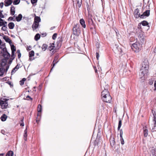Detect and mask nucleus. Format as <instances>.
I'll return each instance as SVG.
<instances>
[{
  "instance_id": "nucleus-61",
  "label": "nucleus",
  "mask_w": 156,
  "mask_h": 156,
  "mask_svg": "<svg viewBox=\"0 0 156 156\" xmlns=\"http://www.w3.org/2000/svg\"><path fill=\"white\" fill-rule=\"evenodd\" d=\"M21 56V53L18 54V58H20Z\"/></svg>"
},
{
  "instance_id": "nucleus-55",
  "label": "nucleus",
  "mask_w": 156,
  "mask_h": 156,
  "mask_svg": "<svg viewBox=\"0 0 156 156\" xmlns=\"http://www.w3.org/2000/svg\"><path fill=\"white\" fill-rule=\"evenodd\" d=\"M13 59H14L12 58H11L10 59L9 62V64H10L12 63V62Z\"/></svg>"
},
{
  "instance_id": "nucleus-46",
  "label": "nucleus",
  "mask_w": 156,
  "mask_h": 156,
  "mask_svg": "<svg viewBox=\"0 0 156 156\" xmlns=\"http://www.w3.org/2000/svg\"><path fill=\"white\" fill-rule=\"evenodd\" d=\"M40 115L39 113H38L37 114V117L36 118V122L38 123V122L39 121V118H38V116H40Z\"/></svg>"
},
{
  "instance_id": "nucleus-50",
  "label": "nucleus",
  "mask_w": 156,
  "mask_h": 156,
  "mask_svg": "<svg viewBox=\"0 0 156 156\" xmlns=\"http://www.w3.org/2000/svg\"><path fill=\"white\" fill-rule=\"evenodd\" d=\"M154 91L156 90V80L155 81L154 84Z\"/></svg>"
},
{
  "instance_id": "nucleus-24",
  "label": "nucleus",
  "mask_w": 156,
  "mask_h": 156,
  "mask_svg": "<svg viewBox=\"0 0 156 156\" xmlns=\"http://www.w3.org/2000/svg\"><path fill=\"white\" fill-rule=\"evenodd\" d=\"M14 17H16V20L17 22H19L21 20L22 18V16L21 14H19L17 17L14 16Z\"/></svg>"
},
{
  "instance_id": "nucleus-8",
  "label": "nucleus",
  "mask_w": 156,
  "mask_h": 156,
  "mask_svg": "<svg viewBox=\"0 0 156 156\" xmlns=\"http://www.w3.org/2000/svg\"><path fill=\"white\" fill-rule=\"evenodd\" d=\"M112 50L117 55H120L122 51L121 48L116 44L113 46Z\"/></svg>"
},
{
  "instance_id": "nucleus-10",
  "label": "nucleus",
  "mask_w": 156,
  "mask_h": 156,
  "mask_svg": "<svg viewBox=\"0 0 156 156\" xmlns=\"http://www.w3.org/2000/svg\"><path fill=\"white\" fill-rule=\"evenodd\" d=\"M152 112L153 115V126L152 129V132H153L154 131V129H155V127L156 126V114L154 111V112L153 111H152Z\"/></svg>"
},
{
  "instance_id": "nucleus-51",
  "label": "nucleus",
  "mask_w": 156,
  "mask_h": 156,
  "mask_svg": "<svg viewBox=\"0 0 156 156\" xmlns=\"http://www.w3.org/2000/svg\"><path fill=\"white\" fill-rule=\"evenodd\" d=\"M120 137H122L123 134V131L122 129L120 130Z\"/></svg>"
},
{
  "instance_id": "nucleus-35",
  "label": "nucleus",
  "mask_w": 156,
  "mask_h": 156,
  "mask_svg": "<svg viewBox=\"0 0 156 156\" xmlns=\"http://www.w3.org/2000/svg\"><path fill=\"white\" fill-rule=\"evenodd\" d=\"M11 48L12 50V52H15L16 51V48L14 45H11Z\"/></svg>"
},
{
  "instance_id": "nucleus-23",
  "label": "nucleus",
  "mask_w": 156,
  "mask_h": 156,
  "mask_svg": "<svg viewBox=\"0 0 156 156\" xmlns=\"http://www.w3.org/2000/svg\"><path fill=\"white\" fill-rule=\"evenodd\" d=\"M10 14L12 15H14L15 12V8L13 6H12L10 9Z\"/></svg>"
},
{
  "instance_id": "nucleus-20",
  "label": "nucleus",
  "mask_w": 156,
  "mask_h": 156,
  "mask_svg": "<svg viewBox=\"0 0 156 156\" xmlns=\"http://www.w3.org/2000/svg\"><path fill=\"white\" fill-rule=\"evenodd\" d=\"M20 68V66L17 64L15 67L12 70L11 72V74L12 75L15 73L16 71Z\"/></svg>"
},
{
  "instance_id": "nucleus-11",
  "label": "nucleus",
  "mask_w": 156,
  "mask_h": 156,
  "mask_svg": "<svg viewBox=\"0 0 156 156\" xmlns=\"http://www.w3.org/2000/svg\"><path fill=\"white\" fill-rule=\"evenodd\" d=\"M58 55L56 56L54 58V60L52 63V67L51 70V72L53 68L54 67L55 64L58 62Z\"/></svg>"
},
{
  "instance_id": "nucleus-1",
  "label": "nucleus",
  "mask_w": 156,
  "mask_h": 156,
  "mask_svg": "<svg viewBox=\"0 0 156 156\" xmlns=\"http://www.w3.org/2000/svg\"><path fill=\"white\" fill-rule=\"evenodd\" d=\"M149 68V65L147 62H144L143 64L142 67H141L140 70L139 76L141 79H143L145 74H147L148 73V69Z\"/></svg>"
},
{
  "instance_id": "nucleus-3",
  "label": "nucleus",
  "mask_w": 156,
  "mask_h": 156,
  "mask_svg": "<svg viewBox=\"0 0 156 156\" xmlns=\"http://www.w3.org/2000/svg\"><path fill=\"white\" fill-rule=\"evenodd\" d=\"M145 37L144 33L141 30L139 34L138 39H136V41L142 45L144 44L146 42Z\"/></svg>"
},
{
  "instance_id": "nucleus-58",
  "label": "nucleus",
  "mask_w": 156,
  "mask_h": 156,
  "mask_svg": "<svg viewBox=\"0 0 156 156\" xmlns=\"http://www.w3.org/2000/svg\"><path fill=\"white\" fill-rule=\"evenodd\" d=\"M1 133L2 134H4V135H5V131H4V130H2L1 131Z\"/></svg>"
},
{
  "instance_id": "nucleus-37",
  "label": "nucleus",
  "mask_w": 156,
  "mask_h": 156,
  "mask_svg": "<svg viewBox=\"0 0 156 156\" xmlns=\"http://www.w3.org/2000/svg\"><path fill=\"white\" fill-rule=\"evenodd\" d=\"M48 45L45 44H43L42 47V49L44 51L47 48Z\"/></svg>"
},
{
  "instance_id": "nucleus-16",
  "label": "nucleus",
  "mask_w": 156,
  "mask_h": 156,
  "mask_svg": "<svg viewBox=\"0 0 156 156\" xmlns=\"http://www.w3.org/2000/svg\"><path fill=\"white\" fill-rule=\"evenodd\" d=\"M12 2V0H5V5L8 6L11 5Z\"/></svg>"
},
{
  "instance_id": "nucleus-36",
  "label": "nucleus",
  "mask_w": 156,
  "mask_h": 156,
  "mask_svg": "<svg viewBox=\"0 0 156 156\" xmlns=\"http://www.w3.org/2000/svg\"><path fill=\"white\" fill-rule=\"evenodd\" d=\"M144 136L146 137L148 135V130L147 129H145L144 130Z\"/></svg>"
},
{
  "instance_id": "nucleus-43",
  "label": "nucleus",
  "mask_w": 156,
  "mask_h": 156,
  "mask_svg": "<svg viewBox=\"0 0 156 156\" xmlns=\"http://www.w3.org/2000/svg\"><path fill=\"white\" fill-rule=\"evenodd\" d=\"M57 34L56 33H55L52 36V38L53 39V40H55L56 37H57Z\"/></svg>"
},
{
  "instance_id": "nucleus-56",
  "label": "nucleus",
  "mask_w": 156,
  "mask_h": 156,
  "mask_svg": "<svg viewBox=\"0 0 156 156\" xmlns=\"http://www.w3.org/2000/svg\"><path fill=\"white\" fill-rule=\"evenodd\" d=\"M4 23H3V20L2 21H0V26H3Z\"/></svg>"
},
{
  "instance_id": "nucleus-30",
  "label": "nucleus",
  "mask_w": 156,
  "mask_h": 156,
  "mask_svg": "<svg viewBox=\"0 0 156 156\" xmlns=\"http://www.w3.org/2000/svg\"><path fill=\"white\" fill-rule=\"evenodd\" d=\"M55 47L54 46V44L53 43H52V44H51L50 46H49L48 47V49L50 51H51Z\"/></svg>"
},
{
  "instance_id": "nucleus-62",
  "label": "nucleus",
  "mask_w": 156,
  "mask_h": 156,
  "mask_svg": "<svg viewBox=\"0 0 156 156\" xmlns=\"http://www.w3.org/2000/svg\"><path fill=\"white\" fill-rule=\"evenodd\" d=\"M47 34L46 33L42 34V35L43 36V37L45 36Z\"/></svg>"
},
{
  "instance_id": "nucleus-26",
  "label": "nucleus",
  "mask_w": 156,
  "mask_h": 156,
  "mask_svg": "<svg viewBox=\"0 0 156 156\" xmlns=\"http://www.w3.org/2000/svg\"><path fill=\"white\" fill-rule=\"evenodd\" d=\"M7 118V116L5 114H3L1 117V119L2 121H5Z\"/></svg>"
},
{
  "instance_id": "nucleus-44",
  "label": "nucleus",
  "mask_w": 156,
  "mask_h": 156,
  "mask_svg": "<svg viewBox=\"0 0 156 156\" xmlns=\"http://www.w3.org/2000/svg\"><path fill=\"white\" fill-rule=\"evenodd\" d=\"M120 137V141H121V144L122 145H123L124 144V140L122 138V137Z\"/></svg>"
},
{
  "instance_id": "nucleus-28",
  "label": "nucleus",
  "mask_w": 156,
  "mask_h": 156,
  "mask_svg": "<svg viewBox=\"0 0 156 156\" xmlns=\"http://www.w3.org/2000/svg\"><path fill=\"white\" fill-rule=\"evenodd\" d=\"M27 129L26 128L24 130V138L25 140H27Z\"/></svg>"
},
{
  "instance_id": "nucleus-47",
  "label": "nucleus",
  "mask_w": 156,
  "mask_h": 156,
  "mask_svg": "<svg viewBox=\"0 0 156 156\" xmlns=\"http://www.w3.org/2000/svg\"><path fill=\"white\" fill-rule=\"evenodd\" d=\"M153 83V81L152 80H149V84L150 85H152Z\"/></svg>"
},
{
  "instance_id": "nucleus-14",
  "label": "nucleus",
  "mask_w": 156,
  "mask_h": 156,
  "mask_svg": "<svg viewBox=\"0 0 156 156\" xmlns=\"http://www.w3.org/2000/svg\"><path fill=\"white\" fill-rule=\"evenodd\" d=\"M150 15V10H147L141 15V18H144L145 16H148Z\"/></svg>"
},
{
  "instance_id": "nucleus-25",
  "label": "nucleus",
  "mask_w": 156,
  "mask_h": 156,
  "mask_svg": "<svg viewBox=\"0 0 156 156\" xmlns=\"http://www.w3.org/2000/svg\"><path fill=\"white\" fill-rule=\"evenodd\" d=\"M5 72H6L4 68L0 67V76H2Z\"/></svg>"
},
{
  "instance_id": "nucleus-33",
  "label": "nucleus",
  "mask_w": 156,
  "mask_h": 156,
  "mask_svg": "<svg viewBox=\"0 0 156 156\" xmlns=\"http://www.w3.org/2000/svg\"><path fill=\"white\" fill-rule=\"evenodd\" d=\"M13 153L12 151H8L6 155V156H13Z\"/></svg>"
},
{
  "instance_id": "nucleus-48",
  "label": "nucleus",
  "mask_w": 156,
  "mask_h": 156,
  "mask_svg": "<svg viewBox=\"0 0 156 156\" xmlns=\"http://www.w3.org/2000/svg\"><path fill=\"white\" fill-rule=\"evenodd\" d=\"M37 0H31V3L34 4L37 2Z\"/></svg>"
},
{
  "instance_id": "nucleus-18",
  "label": "nucleus",
  "mask_w": 156,
  "mask_h": 156,
  "mask_svg": "<svg viewBox=\"0 0 156 156\" xmlns=\"http://www.w3.org/2000/svg\"><path fill=\"white\" fill-rule=\"evenodd\" d=\"M89 24L90 27V28L91 29L94 27V23L93 20L92 19H90L88 20Z\"/></svg>"
},
{
  "instance_id": "nucleus-6",
  "label": "nucleus",
  "mask_w": 156,
  "mask_h": 156,
  "mask_svg": "<svg viewBox=\"0 0 156 156\" xmlns=\"http://www.w3.org/2000/svg\"><path fill=\"white\" fill-rule=\"evenodd\" d=\"M132 44L131 48L135 51H138L139 50L141 49L142 45L137 41Z\"/></svg>"
},
{
  "instance_id": "nucleus-27",
  "label": "nucleus",
  "mask_w": 156,
  "mask_h": 156,
  "mask_svg": "<svg viewBox=\"0 0 156 156\" xmlns=\"http://www.w3.org/2000/svg\"><path fill=\"white\" fill-rule=\"evenodd\" d=\"M14 26V24L13 22H10L8 24V26L9 28L11 29H13Z\"/></svg>"
},
{
  "instance_id": "nucleus-4",
  "label": "nucleus",
  "mask_w": 156,
  "mask_h": 156,
  "mask_svg": "<svg viewBox=\"0 0 156 156\" xmlns=\"http://www.w3.org/2000/svg\"><path fill=\"white\" fill-rule=\"evenodd\" d=\"M41 21V19L39 17L36 16L34 18V21L32 25L33 30L38 28L39 26V23Z\"/></svg>"
},
{
  "instance_id": "nucleus-45",
  "label": "nucleus",
  "mask_w": 156,
  "mask_h": 156,
  "mask_svg": "<svg viewBox=\"0 0 156 156\" xmlns=\"http://www.w3.org/2000/svg\"><path fill=\"white\" fill-rule=\"evenodd\" d=\"M2 11H0V17L1 18H4V16L2 14Z\"/></svg>"
},
{
  "instance_id": "nucleus-49",
  "label": "nucleus",
  "mask_w": 156,
  "mask_h": 156,
  "mask_svg": "<svg viewBox=\"0 0 156 156\" xmlns=\"http://www.w3.org/2000/svg\"><path fill=\"white\" fill-rule=\"evenodd\" d=\"M11 57L12 58L14 59L15 58V52H12Z\"/></svg>"
},
{
  "instance_id": "nucleus-60",
  "label": "nucleus",
  "mask_w": 156,
  "mask_h": 156,
  "mask_svg": "<svg viewBox=\"0 0 156 156\" xmlns=\"http://www.w3.org/2000/svg\"><path fill=\"white\" fill-rule=\"evenodd\" d=\"M3 2H1L0 3V7L2 8L3 7Z\"/></svg>"
},
{
  "instance_id": "nucleus-63",
  "label": "nucleus",
  "mask_w": 156,
  "mask_h": 156,
  "mask_svg": "<svg viewBox=\"0 0 156 156\" xmlns=\"http://www.w3.org/2000/svg\"><path fill=\"white\" fill-rule=\"evenodd\" d=\"M20 125L21 126H24V123L23 122H22L20 124Z\"/></svg>"
},
{
  "instance_id": "nucleus-17",
  "label": "nucleus",
  "mask_w": 156,
  "mask_h": 156,
  "mask_svg": "<svg viewBox=\"0 0 156 156\" xmlns=\"http://www.w3.org/2000/svg\"><path fill=\"white\" fill-rule=\"evenodd\" d=\"M0 45L1 46L0 48L2 49V50L1 51V53L7 51L6 48L5 47V44H3L2 45L1 44Z\"/></svg>"
},
{
  "instance_id": "nucleus-12",
  "label": "nucleus",
  "mask_w": 156,
  "mask_h": 156,
  "mask_svg": "<svg viewBox=\"0 0 156 156\" xmlns=\"http://www.w3.org/2000/svg\"><path fill=\"white\" fill-rule=\"evenodd\" d=\"M2 56L4 57V59H6L7 60L10 57V55L7 51L2 52Z\"/></svg>"
},
{
  "instance_id": "nucleus-54",
  "label": "nucleus",
  "mask_w": 156,
  "mask_h": 156,
  "mask_svg": "<svg viewBox=\"0 0 156 156\" xmlns=\"http://www.w3.org/2000/svg\"><path fill=\"white\" fill-rule=\"evenodd\" d=\"M13 17H10L8 19V21H11L12 20H13Z\"/></svg>"
},
{
  "instance_id": "nucleus-38",
  "label": "nucleus",
  "mask_w": 156,
  "mask_h": 156,
  "mask_svg": "<svg viewBox=\"0 0 156 156\" xmlns=\"http://www.w3.org/2000/svg\"><path fill=\"white\" fill-rule=\"evenodd\" d=\"M78 6L80 7L82 3V0H76Z\"/></svg>"
},
{
  "instance_id": "nucleus-57",
  "label": "nucleus",
  "mask_w": 156,
  "mask_h": 156,
  "mask_svg": "<svg viewBox=\"0 0 156 156\" xmlns=\"http://www.w3.org/2000/svg\"><path fill=\"white\" fill-rule=\"evenodd\" d=\"M28 98L30 100H32V99L30 97V96H29V95H28L27 97H26V98H27V100H29V99H27V98Z\"/></svg>"
},
{
  "instance_id": "nucleus-53",
  "label": "nucleus",
  "mask_w": 156,
  "mask_h": 156,
  "mask_svg": "<svg viewBox=\"0 0 156 156\" xmlns=\"http://www.w3.org/2000/svg\"><path fill=\"white\" fill-rule=\"evenodd\" d=\"M141 23H140L138 24V29H140L141 28Z\"/></svg>"
},
{
  "instance_id": "nucleus-64",
  "label": "nucleus",
  "mask_w": 156,
  "mask_h": 156,
  "mask_svg": "<svg viewBox=\"0 0 156 156\" xmlns=\"http://www.w3.org/2000/svg\"><path fill=\"white\" fill-rule=\"evenodd\" d=\"M3 23H4L3 26L6 25H5L7 23V22L6 21H3Z\"/></svg>"
},
{
  "instance_id": "nucleus-31",
  "label": "nucleus",
  "mask_w": 156,
  "mask_h": 156,
  "mask_svg": "<svg viewBox=\"0 0 156 156\" xmlns=\"http://www.w3.org/2000/svg\"><path fill=\"white\" fill-rule=\"evenodd\" d=\"M142 25L143 26H147L149 27L148 23L146 21H143L141 22Z\"/></svg>"
},
{
  "instance_id": "nucleus-7",
  "label": "nucleus",
  "mask_w": 156,
  "mask_h": 156,
  "mask_svg": "<svg viewBox=\"0 0 156 156\" xmlns=\"http://www.w3.org/2000/svg\"><path fill=\"white\" fill-rule=\"evenodd\" d=\"M73 34L76 36H79L80 34L81 30L78 24L74 26L73 28Z\"/></svg>"
},
{
  "instance_id": "nucleus-21",
  "label": "nucleus",
  "mask_w": 156,
  "mask_h": 156,
  "mask_svg": "<svg viewBox=\"0 0 156 156\" xmlns=\"http://www.w3.org/2000/svg\"><path fill=\"white\" fill-rule=\"evenodd\" d=\"M110 144L112 147H113L115 144V139L113 137H111L109 140Z\"/></svg>"
},
{
  "instance_id": "nucleus-13",
  "label": "nucleus",
  "mask_w": 156,
  "mask_h": 156,
  "mask_svg": "<svg viewBox=\"0 0 156 156\" xmlns=\"http://www.w3.org/2000/svg\"><path fill=\"white\" fill-rule=\"evenodd\" d=\"M134 16L136 18L139 17L141 18V15L140 14L139 10L138 9H136L134 11Z\"/></svg>"
},
{
  "instance_id": "nucleus-19",
  "label": "nucleus",
  "mask_w": 156,
  "mask_h": 156,
  "mask_svg": "<svg viewBox=\"0 0 156 156\" xmlns=\"http://www.w3.org/2000/svg\"><path fill=\"white\" fill-rule=\"evenodd\" d=\"M3 39L5 40V41L8 43H9V44L12 43V41L9 38V37L7 36H5L3 37Z\"/></svg>"
},
{
  "instance_id": "nucleus-22",
  "label": "nucleus",
  "mask_w": 156,
  "mask_h": 156,
  "mask_svg": "<svg viewBox=\"0 0 156 156\" xmlns=\"http://www.w3.org/2000/svg\"><path fill=\"white\" fill-rule=\"evenodd\" d=\"M80 22L82 27H83L84 28H85L86 27V26L85 24V21L83 19H81L80 20Z\"/></svg>"
},
{
  "instance_id": "nucleus-59",
  "label": "nucleus",
  "mask_w": 156,
  "mask_h": 156,
  "mask_svg": "<svg viewBox=\"0 0 156 156\" xmlns=\"http://www.w3.org/2000/svg\"><path fill=\"white\" fill-rule=\"evenodd\" d=\"M31 49V47L30 46H28L27 48V51L30 50Z\"/></svg>"
},
{
  "instance_id": "nucleus-41",
  "label": "nucleus",
  "mask_w": 156,
  "mask_h": 156,
  "mask_svg": "<svg viewBox=\"0 0 156 156\" xmlns=\"http://www.w3.org/2000/svg\"><path fill=\"white\" fill-rule=\"evenodd\" d=\"M122 125V121L121 120H120L119 121V125H118V130L120 129L121 126Z\"/></svg>"
},
{
  "instance_id": "nucleus-42",
  "label": "nucleus",
  "mask_w": 156,
  "mask_h": 156,
  "mask_svg": "<svg viewBox=\"0 0 156 156\" xmlns=\"http://www.w3.org/2000/svg\"><path fill=\"white\" fill-rule=\"evenodd\" d=\"M3 26L2 27V30L4 31H5L7 29V27L6 25Z\"/></svg>"
},
{
  "instance_id": "nucleus-52",
  "label": "nucleus",
  "mask_w": 156,
  "mask_h": 156,
  "mask_svg": "<svg viewBox=\"0 0 156 156\" xmlns=\"http://www.w3.org/2000/svg\"><path fill=\"white\" fill-rule=\"evenodd\" d=\"M96 58H97V59L98 60V58H99V55L98 53L96 52Z\"/></svg>"
},
{
  "instance_id": "nucleus-9",
  "label": "nucleus",
  "mask_w": 156,
  "mask_h": 156,
  "mask_svg": "<svg viewBox=\"0 0 156 156\" xmlns=\"http://www.w3.org/2000/svg\"><path fill=\"white\" fill-rule=\"evenodd\" d=\"M7 61L6 59H3L1 61V67L4 68L5 71L7 72L9 68V66L7 64Z\"/></svg>"
},
{
  "instance_id": "nucleus-32",
  "label": "nucleus",
  "mask_w": 156,
  "mask_h": 156,
  "mask_svg": "<svg viewBox=\"0 0 156 156\" xmlns=\"http://www.w3.org/2000/svg\"><path fill=\"white\" fill-rule=\"evenodd\" d=\"M40 37V35L39 34H37L34 37V39L37 41L38 40Z\"/></svg>"
},
{
  "instance_id": "nucleus-40",
  "label": "nucleus",
  "mask_w": 156,
  "mask_h": 156,
  "mask_svg": "<svg viewBox=\"0 0 156 156\" xmlns=\"http://www.w3.org/2000/svg\"><path fill=\"white\" fill-rule=\"evenodd\" d=\"M20 2V0H15L13 2V4L14 5H17Z\"/></svg>"
},
{
  "instance_id": "nucleus-5",
  "label": "nucleus",
  "mask_w": 156,
  "mask_h": 156,
  "mask_svg": "<svg viewBox=\"0 0 156 156\" xmlns=\"http://www.w3.org/2000/svg\"><path fill=\"white\" fill-rule=\"evenodd\" d=\"M8 99H0V106L2 109L6 108L8 106Z\"/></svg>"
},
{
  "instance_id": "nucleus-39",
  "label": "nucleus",
  "mask_w": 156,
  "mask_h": 156,
  "mask_svg": "<svg viewBox=\"0 0 156 156\" xmlns=\"http://www.w3.org/2000/svg\"><path fill=\"white\" fill-rule=\"evenodd\" d=\"M26 80L25 78H23L21 80L20 82V84L21 85H23L24 83V82Z\"/></svg>"
},
{
  "instance_id": "nucleus-15",
  "label": "nucleus",
  "mask_w": 156,
  "mask_h": 156,
  "mask_svg": "<svg viewBox=\"0 0 156 156\" xmlns=\"http://www.w3.org/2000/svg\"><path fill=\"white\" fill-rule=\"evenodd\" d=\"M34 52L33 51H31L29 52V59L30 61H32L34 59V58H32V57L34 55Z\"/></svg>"
},
{
  "instance_id": "nucleus-2",
  "label": "nucleus",
  "mask_w": 156,
  "mask_h": 156,
  "mask_svg": "<svg viewBox=\"0 0 156 156\" xmlns=\"http://www.w3.org/2000/svg\"><path fill=\"white\" fill-rule=\"evenodd\" d=\"M102 99L103 101L110 103L112 98L107 89H105L101 92Z\"/></svg>"
},
{
  "instance_id": "nucleus-34",
  "label": "nucleus",
  "mask_w": 156,
  "mask_h": 156,
  "mask_svg": "<svg viewBox=\"0 0 156 156\" xmlns=\"http://www.w3.org/2000/svg\"><path fill=\"white\" fill-rule=\"evenodd\" d=\"M37 111L38 112H41L42 111V106L40 105H38L37 108Z\"/></svg>"
},
{
  "instance_id": "nucleus-29",
  "label": "nucleus",
  "mask_w": 156,
  "mask_h": 156,
  "mask_svg": "<svg viewBox=\"0 0 156 156\" xmlns=\"http://www.w3.org/2000/svg\"><path fill=\"white\" fill-rule=\"evenodd\" d=\"M151 152L152 156H156V148L152 149Z\"/></svg>"
}]
</instances>
